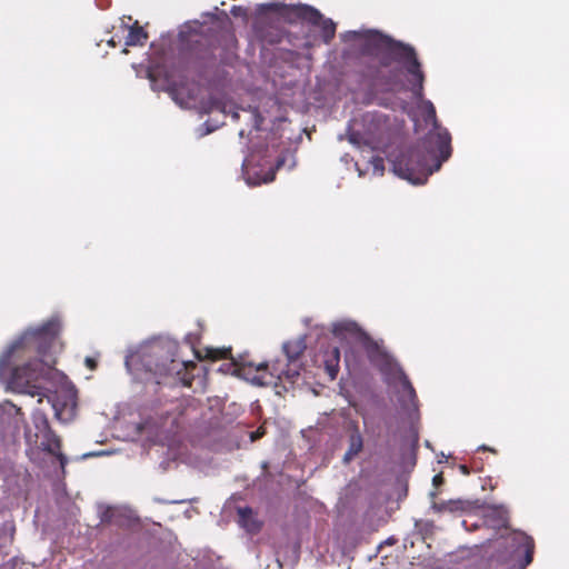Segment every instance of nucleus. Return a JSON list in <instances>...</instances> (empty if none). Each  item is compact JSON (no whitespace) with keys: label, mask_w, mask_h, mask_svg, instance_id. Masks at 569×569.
I'll return each instance as SVG.
<instances>
[{"label":"nucleus","mask_w":569,"mask_h":569,"mask_svg":"<svg viewBox=\"0 0 569 569\" xmlns=\"http://www.w3.org/2000/svg\"><path fill=\"white\" fill-rule=\"evenodd\" d=\"M147 423H148V422H146L144 425L139 426V430H140V431H142V430L144 429V427H146V425H147Z\"/></svg>","instance_id":"39"},{"label":"nucleus","mask_w":569,"mask_h":569,"mask_svg":"<svg viewBox=\"0 0 569 569\" xmlns=\"http://www.w3.org/2000/svg\"><path fill=\"white\" fill-rule=\"evenodd\" d=\"M231 14L233 17H241V18H247L248 16V10L247 8L244 7H241V6H233L230 10Z\"/></svg>","instance_id":"26"},{"label":"nucleus","mask_w":569,"mask_h":569,"mask_svg":"<svg viewBox=\"0 0 569 569\" xmlns=\"http://www.w3.org/2000/svg\"><path fill=\"white\" fill-rule=\"evenodd\" d=\"M436 495H437V493H436L435 491H431V492H430V497H431V499H435Z\"/></svg>","instance_id":"40"},{"label":"nucleus","mask_w":569,"mask_h":569,"mask_svg":"<svg viewBox=\"0 0 569 569\" xmlns=\"http://www.w3.org/2000/svg\"><path fill=\"white\" fill-rule=\"evenodd\" d=\"M469 508V501L463 499H450L447 501H433L431 503V509L435 512H449L455 513L459 511H465Z\"/></svg>","instance_id":"20"},{"label":"nucleus","mask_w":569,"mask_h":569,"mask_svg":"<svg viewBox=\"0 0 569 569\" xmlns=\"http://www.w3.org/2000/svg\"><path fill=\"white\" fill-rule=\"evenodd\" d=\"M33 429L24 430L26 453L31 462L41 467L44 456L52 460L54 476L64 477L68 458L61 451V439L51 429L47 415L37 409L32 412Z\"/></svg>","instance_id":"6"},{"label":"nucleus","mask_w":569,"mask_h":569,"mask_svg":"<svg viewBox=\"0 0 569 569\" xmlns=\"http://www.w3.org/2000/svg\"><path fill=\"white\" fill-rule=\"evenodd\" d=\"M110 455L109 451H106V450H100V451H91V452H86L83 453L80 459L81 460H84V459H88V458H91V457H100V456H108Z\"/></svg>","instance_id":"28"},{"label":"nucleus","mask_w":569,"mask_h":569,"mask_svg":"<svg viewBox=\"0 0 569 569\" xmlns=\"http://www.w3.org/2000/svg\"><path fill=\"white\" fill-rule=\"evenodd\" d=\"M147 38V32L141 27H131L126 37V46H142Z\"/></svg>","instance_id":"21"},{"label":"nucleus","mask_w":569,"mask_h":569,"mask_svg":"<svg viewBox=\"0 0 569 569\" xmlns=\"http://www.w3.org/2000/svg\"><path fill=\"white\" fill-rule=\"evenodd\" d=\"M219 16L222 17L223 20H229L228 14L224 11H220L218 7H214L213 11L202 13V17L210 18L211 20H217Z\"/></svg>","instance_id":"25"},{"label":"nucleus","mask_w":569,"mask_h":569,"mask_svg":"<svg viewBox=\"0 0 569 569\" xmlns=\"http://www.w3.org/2000/svg\"><path fill=\"white\" fill-rule=\"evenodd\" d=\"M222 124H223V121L209 119L196 129V133H197L198 138H202V137L216 131Z\"/></svg>","instance_id":"23"},{"label":"nucleus","mask_w":569,"mask_h":569,"mask_svg":"<svg viewBox=\"0 0 569 569\" xmlns=\"http://www.w3.org/2000/svg\"><path fill=\"white\" fill-rule=\"evenodd\" d=\"M307 336H300L295 340L286 341L282 345L288 362H296L303 350L308 347Z\"/></svg>","instance_id":"18"},{"label":"nucleus","mask_w":569,"mask_h":569,"mask_svg":"<svg viewBox=\"0 0 569 569\" xmlns=\"http://www.w3.org/2000/svg\"><path fill=\"white\" fill-rule=\"evenodd\" d=\"M59 331L57 318L34 328L27 329L12 341L0 356V381L7 389L31 397L43 398L51 405L54 416L68 421L77 408V389L68 377L42 360H33L19 367H11V355L17 350H36L47 356Z\"/></svg>","instance_id":"2"},{"label":"nucleus","mask_w":569,"mask_h":569,"mask_svg":"<svg viewBox=\"0 0 569 569\" xmlns=\"http://www.w3.org/2000/svg\"><path fill=\"white\" fill-rule=\"evenodd\" d=\"M478 450H483V451H490V452H496V450L493 448H490L486 445H481L478 447Z\"/></svg>","instance_id":"34"},{"label":"nucleus","mask_w":569,"mask_h":569,"mask_svg":"<svg viewBox=\"0 0 569 569\" xmlns=\"http://www.w3.org/2000/svg\"><path fill=\"white\" fill-rule=\"evenodd\" d=\"M459 468H460V470H461V472H462L463 475H469V469H468V467H467V466L461 465Z\"/></svg>","instance_id":"35"},{"label":"nucleus","mask_w":569,"mask_h":569,"mask_svg":"<svg viewBox=\"0 0 569 569\" xmlns=\"http://www.w3.org/2000/svg\"><path fill=\"white\" fill-rule=\"evenodd\" d=\"M258 16L268 12H274L289 23H297L299 20L306 21L311 26L321 28V38L326 44H329L336 34V23L330 18H325L322 13L309 4L287 6L279 2H267L257 6Z\"/></svg>","instance_id":"8"},{"label":"nucleus","mask_w":569,"mask_h":569,"mask_svg":"<svg viewBox=\"0 0 569 569\" xmlns=\"http://www.w3.org/2000/svg\"><path fill=\"white\" fill-rule=\"evenodd\" d=\"M24 426L23 415L11 401L0 402V450H9L20 439Z\"/></svg>","instance_id":"12"},{"label":"nucleus","mask_w":569,"mask_h":569,"mask_svg":"<svg viewBox=\"0 0 569 569\" xmlns=\"http://www.w3.org/2000/svg\"><path fill=\"white\" fill-rule=\"evenodd\" d=\"M244 133H246L244 129H241L239 131V137L242 139L244 137Z\"/></svg>","instance_id":"36"},{"label":"nucleus","mask_w":569,"mask_h":569,"mask_svg":"<svg viewBox=\"0 0 569 569\" xmlns=\"http://www.w3.org/2000/svg\"><path fill=\"white\" fill-rule=\"evenodd\" d=\"M86 365H87L90 369H93V368H94V366H96V362H94V360H93V359H91V358L87 357V358H86Z\"/></svg>","instance_id":"33"},{"label":"nucleus","mask_w":569,"mask_h":569,"mask_svg":"<svg viewBox=\"0 0 569 569\" xmlns=\"http://www.w3.org/2000/svg\"><path fill=\"white\" fill-rule=\"evenodd\" d=\"M321 360L325 366L326 372L329 375L330 379H336L339 371L340 363V350L337 346H328L323 351H321Z\"/></svg>","instance_id":"16"},{"label":"nucleus","mask_w":569,"mask_h":569,"mask_svg":"<svg viewBox=\"0 0 569 569\" xmlns=\"http://www.w3.org/2000/svg\"><path fill=\"white\" fill-rule=\"evenodd\" d=\"M98 513L101 523L122 525V518L127 517V510L110 506H99Z\"/></svg>","instance_id":"19"},{"label":"nucleus","mask_w":569,"mask_h":569,"mask_svg":"<svg viewBox=\"0 0 569 569\" xmlns=\"http://www.w3.org/2000/svg\"><path fill=\"white\" fill-rule=\"evenodd\" d=\"M239 108L226 93H211L206 100L201 101V112L211 113L219 111L223 116L230 114L232 120L238 121L240 116ZM240 110L250 112L252 129L249 131L250 139L243 148L246 153L242 161V176L246 183L250 187L268 183L274 180L276 170L284 166L287 157L291 156L288 151L281 152L274 164L271 162L272 156L278 151L280 137L274 132L266 133L262 138V123L264 118L257 107H241Z\"/></svg>","instance_id":"4"},{"label":"nucleus","mask_w":569,"mask_h":569,"mask_svg":"<svg viewBox=\"0 0 569 569\" xmlns=\"http://www.w3.org/2000/svg\"><path fill=\"white\" fill-rule=\"evenodd\" d=\"M296 162L295 160L291 161L290 166H289V169H292L295 167Z\"/></svg>","instance_id":"38"},{"label":"nucleus","mask_w":569,"mask_h":569,"mask_svg":"<svg viewBox=\"0 0 569 569\" xmlns=\"http://www.w3.org/2000/svg\"><path fill=\"white\" fill-rule=\"evenodd\" d=\"M446 458L445 453L442 452L441 456H440V459H443Z\"/></svg>","instance_id":"44"},{"label":"nucleus","mask_w":569,"mask_h":569,"mask_svg":"<svg viewBox=\"0 0 569 569\" xmlns=\"http://www.w3.org/2000/svg\"><path fill=\"white\" fill-rule=\"evenodd\" d=\"M197 340H198V337H197V335H194V333H188V335H186V337H184V341H186V343H188V345L190 346V348H191L196 353H197V351H196V342H197Z\"/></svg>","instance_id":"27"},{"label":"nucleus","mask_w":569,"mask_h":569,"mask_svg":"<svg viewBox=\"0 0 569 569\" xmlns=\"http://www.w3.org/2000/svg\"><path fill=\"white\" fill-rule=\"evenodd\" d=\"M493 558L501 563H513L516 569H525L533 558V539L522 531H512L495 541Z\"/></svg>","instance_id":"9"},{"label":"nucleus","mask_w":569,"mask_h":569,"mask_svg":"<svg viewBox=\"0 0 569 569\" xmlns=\"http://www.w3.org/2000/svg\"><path fill=\"white\" fill-rule=\"evenodd\" d=\"M274 371L277 373L268 371L267 365H259L254 370H247L244 368L236 369L234 375H237L238 377L242 378L246 381H249L253 386H273L277 395L281 393V391L278 389L279 382L286 380L293 385L300 376L296 362H288L286 370H278L277 368H274Z\"/></svg>","instance_id":"11"},{"label":"nucleus","mask_w":569,"mask_h":569,"mask_svg":"<svg viewBox=\"0 0 569 569\" xmlns=\"http://www.w3.org/2000/svg\"><path fill=\"white\" fill-rule=\"evenodd\" d=\"M425 445H426V447H427V448H430V447H431V446H430V442H429L428 440L426 441V443H425Z\"/></svg>","instance_id":"41"},{"label":"nucleus","mask_w":569,"mask_h":569,"mask_svg":"<svg viewBox=\"0 0 569 569\" xmlns=\"http://www.w3.org/2000/svg\"><path fill=\"white\" fill-rule=\"evenodd\" d=\"M341 40H361L359 50L367 58L361 77L372 90L393 92L401 86L400 71L406 73L408 89L420 102L423 120L431 129L419 146L401 148L397 154H388V161L399 178L415 186L426 183L451 157L452 148L450 132L439 123L433 103L425 99V72L415 47L376 29L350 30Z\"/></svg>","instance_id":"1"},{"label":"nucleus","mask_w":569,"mask_h":569,"mask_svg":"<svg viewBox=\"0 0 569 569\" xmlns=\"http://www.w3.org/2000/svg\"><path fill=\"white\" fill-rule=\"evenodd\" d=\"M390 137L389 117L381 111H367L359 117L351 118L346 128V133L338 134V140L347 139L353 147H369L371 150L383 149L388 154H397V151L389 152L385 148Z\"/></svg>","instance_id":"7"},{"label":"nucleus","mask_w":569,"mask_h":569,"mask_svg":"<svg viewBox=\"0 0 569 569\" xmlns=\"http://www.w3.org/2000/svg\"><path fill=\"white\" fill-rule=\"evenodd\" d=\"M202 27V23L198 20L186 22L181 26L179 30V39L180 41H188L191 36H196L199 33V29Z\"/></svg>","instance_id":"22"},{"label":"nucleus","mask_w":569,"mask_h":569,"mask_svg":"<svg viewBox=\"0 0 569 569\" xmlns=\"http://www.w3.org/2000/svg\"><path fill=\"white\" fill-rule=\"evenodd\" d=\"M326 329L323 327L317 328L313 333H310L308 337L309 339L312 338L313 335H317L318 338H320V335H325Z\"/></svg>","instance_id":"32"},{"label":"nucleus","mask_w":569,"mask_h":569,"mask_svg":"<svg viewBox=\"0 0 569 569\" xmlns=\"http://www.w3.org/2000/svg\"><path fill=\"white\" fill-rule=\"evenodd\" d=\"M146 77L150 81L151 90L154 92L167 91L172 100L182 107L178 99L177 87L182 83L188 74L184 70L168 63L167 56L152 59L146 70Z\"/></svg>","instance_id":"10"},{"label":"nucleus","mask_w":569,"mask_h":569,"mask_svg":"<svg viewBox=\"0 0 569 569\" xmlns=\"http://www.w3.org/2000/svg\"><path fill=\"white\" fill-rule=\"evenodd\" d=\"M442 482H443V478H442V476H441V475H436V476H433V478H432V485H433L435 487H439Z\"/></svg>","instance_id":"31"},{"label":"nucleus","mask_w":569,"mask_h":569,"mask_svg":"<svg viewBox=\"0 0 569 569\" xmlns=\"http://www.w3.org/2000/svg\"><path fill=\"white\" fill-rule=\"evenodd\" d=\"M340 161L345 164H349L353 162V158L349 153H345L341 156Z\"/></svg>","instance_id":"30"},{"label":"nucleus","mask_w":569,"mask_h":569,"mask_svg":"<svg viewBox=\"0 0 569 569\" xmlns=\"http://www.w3.org/2000/svg\"><path fill=\"white\" fill-rule=\"evenodd\" d=\"M0 569H12V568L7 565H3V566H0Z\"/></svg>","instance_id":"37"},{"label":"nucleus","mask_w":569,"mask_h":569,"mask_svg":"<svg viewBox=\"0 0 569 569\" xmlns=\"http://www.w3.org/2000/svg\"><path fill=\"white\" fill-rule=\"evenodd\" d=\"M446 458L445 453L442 452L441 456H440V459H443Z\"/></svg>","instance_id":"45"},{"label":"nucleus","mask_w":569,"mask_h":569,"mask_svg":"<svg viewBox=\"0 0 569 569\" xmlns=\"http://www.w3.org/2000/svg\"><path fill=\"white\" fill-rule=\"evenodd\" d=\"M346 433L348 448L342 457V462L348 465L362 451L363 437L355 422L348 425Z\"/></svg>","instance_id":"13"},{"label":"nucleus","mask_w":569,"mask_h":569,"mask_svg":"<svg viewBox=\"0 0 569 569\" xmlns=\"http://www.w3.org/2000/svg\"><path fill=\"white\" fill-rule=\"evenodd\" d=\"M331 333L347 343L360 346L369 361L379 369L383 382L392 389L401 409L410 420L402 447L408 446L412 452L418 448L419 431L416 422L419 420V407L416 390L408 376L396 359L373 340L356 321L341 319L331 325Z\"/></svg>","instance_id":"3"},{"label":"nucleus","mask_w":569,"mask_h":569,"mask_svg":"<svg viewBox=\"0 0 569 569\" xmlns=\"http://www.w3.org/2000/svg\"><path fill=\"white\" fill-rule=\"evenodd\" d=\"M483 525L493 529H501L508 525V510L503 506H488L483 510Z\"/></svg>","instance_id":"14"},{"label":"nucleus","mask_w":569,"mask_h":569,"mask_svg":"<svg viewBox=\"0 0 569 569\" xmlns=\"http://www.w3.org/2000/svg\"><path fill=\"white\" fill-rule=\"evenodd\" d=\"M415 527L418 530H423L433 527V523L431 521L416 520Z\"/></svg>","instance_id":"29"},{"label":"nucleus","mask_w":569,"mask_h":569,"mask_svg":"<svg viewBox=\"0 0 569 569\" xmlns=\"http://www.w3.org/2000/svg\"><path fill=\"white\" fill-rule=\"evenodd\" d=\"M54 318H57L58 321H59V331H58V333H60V331H61V320H60L59 316H52L49 320L46 321V323L51 321ZM42 325H44V322ZM58 340H59V335H57V339H56L53 346L51 347L50 352L47 356H40L34 349L33 350H17V351H14L11 355V360L13 358L32 357L33 355H37L38 356L37 358L30 359L27 363H29V362H31L33 360H42L44 363H48L49 366H51L53 368L52 363H54V360H51V363H50V359L49 358H50V356L52 353H56L57 347H58Z\"/></svg>","instance_id":"17"},{"label":"nucleus","mask_w":569,"mask_h":569,"mask_svg":"<svg viewBox=\"0 0 569 569\" xmlns=\"http://www.w3.org/2000/svg\"><path fill=\"white\" fill-rule=\"evenodd\" d=\"M177 350V341L166 337L153 338L137 350H130L124 366L137 380L152 379L157 385L190 388L194 379L191 370L197 366L193 361L179 360Z\"/></svg>","instance_id":"5"},{"label":"nucleus","mask_w":569,"mask_h":569,"mask_svg":"<svg viewBox=\"0 0 569 569\" xmlns=\"http://www.w3.org/2000/svg\"><path fill=\"white\" fill-rule=\"evenodd\" d=\"M358 172H359V177H361L363 174L359 168H358Z\"/></svg>","instance_id":"43"},{"label":"nucleus","mask_w":569,"mask_h":569,"mask_svg":"<svg viewBox=\"0 0 569 569\" xmlns=\"http://www.w3.org/2000/svg\"><path fill=\"white\" fill-rule=\"evenodd\" d=\"M109 44H110V46H114V41H113V39H111V40L109 41Z\"/></svg>","instance_id":"42"},{"label":"nucleus","mask_w":569,"mask_h":569,"mask_svg":"<svg viewBox=\"0 0 569 569\" xmlns=\"http://www.w3.org/2000/svg\"><path fill=\"white\" fill-rule=\"evenodd\" d=\"M238 525L250 535L258 533L263 522L258 518L257 512L251 507L238 508Z\"/></svg>","instance_id":"15"},{"label":"nucleus","mask_w":569,"mask_h":569,"mask_svg":"<svg viewBox=\"0 0 569 569\" xmlns=\"http://www.w3.org/2000/svg\"><path fill=\"white\" fill-rule=\"evenodd\" d=\"M369 163L371 164L372 167V171L377 176H382L383 172H385V161H383V158H381L380 156H373Z\"/></svg>","instance_id":"24"}]
</instances>
